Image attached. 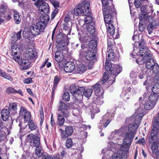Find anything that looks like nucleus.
Segmentation results:
<instances>
[{"label":"nucleus","mask_w":159,"mask_h":159,"mask_svg":"<svg viewBox=\"0 0 159 159\" xmlns=\"http://www.w3.org/2000/svg\"><path fill=\"white\" fill-rule=\"evenodd\" d=\"M57 114V124L62 126L65 122L64 117L67 118L70 116V110L68 108L67 105L61 101H59Z\"/></svg>","instance_id":"obj_1"},{"label":"nucleus","mask_w":159,"mask_h":159,"mask_svg":"<svg viewBox=\"0 0 159 159\" xmlns=\"http://www.w3.org/2000/svg\"><path fill=\"white\" fill-rule=\"evenodd\" d=\"M137 114L133 116L132 118H134V122L133 123L130 124L128 126L129 132H126L128 133L134 135L135 136L136 134V131L139 126L140 120L144 115L143 111L142 108L139 107L136 111Z\"/></svg>","instance_id":"obj_2"},{"label":"nucleus","mask_w":159,"mask_h":159,"mask_svg":"<svg viewBox=\"0 0 159 159\" xmlns=\"http://www.w3.org/2000/svg\"><path fill=\"white\" fill-rule=\"evenodd\" d=\"M142 60L143 62L146 63V66L148 69L147 71L148 76H151L153 72H155V67L156 69L159 68L157 64L154 62L151 54H147L143 58Z\"/></svg>","instance_id":"obj_3"},{"label":"nucleus","mask_w":159,"mask_h":159,"mask_svg":"<svg viewBox=\"0 0 159 159\" xmlns=\"http://www.w3.org/2000/svg\"><path fill=\"white\" fill-rule=\"evenodd\" d=\"M105 68L107 71L110 72L109 74L113 79L110 80V81H112V83L115 82L116 77L122 70V67L120 66L115 65L109 62H107V60L105 64Z\"/></svg>","instance_id":"obj_4"},{"label":"nucleus","mask_w":159,"mask_h":159,"mask_svg":"<svg viewBox=\"0 0 159 159\" xmlns=\"http://www.w3.org/2000/svg\"><path fill=\"white\" fill-rule=\"evenodd\" d=\"M96 51L95 50H89L86 53L84 49H81L80 51V55L82 57L84 56L85 59L89 61L88 65L89 69L91 68V66L96 61Z\"/></svg>","instance_id":"obj_5"},{"label":"nucleus","mask_w":159,"mask_h":159,"mask_svg":"<svg viewBox=\"0 0 159 159\" xmlns=\"http://www.w3.org/2000/svg\"><path fill=\"white\" fill-rule=\"evenodd\" d=\"M103 5L102 11L104 20L106 22H109L110 20L109 17H111L112 15L115 12V9L111 8L108 5L109 0H101Z\"/></svg>","instance_id":"obj_6"},{"label":"nucleus","mask_w":159,"mask_h":159,"mask_svg":"<svg viewBox=\"0 0 159 159\" xmlns=\"http://www.w3.org/2000/svg\"><path fill=\"white\" fill-rule=\"evenodd\" d=\"M90 5L89 2H87L85 4L84 7H82V4H79L78 6L75 7L74 12H70V14L72 13V15H75L76 16L81 15L85 16L88 14L89 12V8Z\"/></svg>","instance_id":"obj_7"},{"label":"nucleus","mask_w":159,"mask_h":159,"mask_svg":"<svg viewBox=\"0 0 159 159\" xmlns=\"http://www.w3.org/2000/svg\"><path fill=\"white\" fill-rule=\"evenodd\" d=\"M34 5L39 7V9L42 14L43 13L47 14L49 11V7L48 4L43 0H37L34 3Z\"/></svg>","instance_id":"obj_8"},{"label":"nucleus","mask_w":159,"mask_h":159,"mask_svg":"<svg viewBox=\"0 0 159 159\" xmlns=\"http://www.w3.org/2000/svg\"><path fill=\"white\" fill-rule=\"evenodd\" d=\"M44 30V26L40 22H37L36 24H33L30 28L31 33L33 35L40 34V32H43Z\"/></svg>","instance_id":"obj_9"},{"label":"nucleus","mask_w":159,"mask_h":159,"mask_svg":"<svg viewBox=\"0 0 159 159\" xmlns=\"http://www.w3.org/2000/svg\"><path fill=\"white\" fill-rule=\"evenodd\" d=\"M134 136L133 134L128 133H126L125 138L123 139V143L125 147L123 146H122L124 147L125 150H127V148H128V152L129 151V147L133 141Z\"/></svg>","instance_id":"obj_10"},{"label":"nucleus","mask_w":159,"mask_h":159,"mask_svg":"<svg viewBox=\"0 0 159 159\" xmlns=\"http://www.w3.org/2000/svg\"><path fill=\"white\" fill-rule=\"evenodd\" d=\"M27 138L30 143V146L33 148H35L40 146V138L38 136L30 134L28 135Z\"/></svg>","instance_id":"obj_11"},{"label":"nucleus","mask_w":159,"mask_h":159,"mask_svg":"<svg viewBox=\"0 0 159 159\" xmlns=\"http://www.w3.org/2000/svg\"><path fill=\"white\" fill-rule=\"evenodd\" d=\"M123 146H120L117 152L112 154L111 159H121L126 157L128 153V149L125 150Z\"/></svg>","instance_id":"obj_12"},{"label":"nucleus","mask_w":159,"mask_h":159,"mask_svg":"<svg viewBox=\"0 0 159 159\" xmlns=\"http://www.w3.org/2000/svg\"><path fill=\"white\" fill-rule=\"evenodd\" d=\"M13 59L17 62L19 65L23 66V68L25 70L27 69L30 67L31 63L28 60L20 58V57L15 56Z\"/></svg>","instance_id":"obj_13"},{"label":"nucleus","mask_w":159,"mask_h":159,"mask_svg":"<svg viewBox=\"0 0 159 159\" xmlns=\"http://www.w3.org/2000/svg\"><path fill=\"white\" fill-rule=\"evenodd\" d=\"M13 59L17 62L19 65L23 66V68L25 70L27 69L30 67L31 63L28 60L20 58V57L15 56Z\"/></svg>","instance_id":"obj_14"},{"label":"nucleus","mask_w":159,"mask_h":159,"mask_svg":"<svg viewBox=\"0 0 159 159\" xmlns=\"http://www.w3.org/2000/svg\"><path fill=\"white\" fill-rule=\"evenodd\" d=\"M26 57L30 59L34 60L36 59L37 57V53L34 47L29 46L26 51Z\"/></svg>","instance_id":"obj_15"},{"label":"nucleus","mask_w":159,"mask_h":159,"mask_svg":"<svg viewBox=\"0 0 159 159\" xmlns=\"http://www.w3.org/2000/svg\"><path fill=\"white\" fill-rule=\"evenodd\" d=\"M67 38V37L65 34H63L62 33H59L57 36L56 41L59 44H61V46L60 48L64 47L65 46V40Z\"/></svg>","instance_id":"obj_16"},{"label":"nucleus","mask_w":159,"mask_h":159,"mask_svg":"<svg viewBox=\"0 0 159 159\" xmlns=\"http://www.w3.org/2000/svg\"><path fill=\"white\" fill-rule=\"evenodd\" d=\"M20 114L23 115L25 122L28 123L32 120L31 119V115L30 112L28 111L27 109L24 107H21Z\"/></svg>","instance_id":"obj_17"},{"label":"nucleus","mask_w":159,"mask_h":159,"mask_svg":"<svg viewBox=\"0 0 159 159\" xmlns=\"http://www.w3.org/2000/svg\"><path fill=\"white\" fill-rule=\"evenodd\" d=\"M84 88L83 87H79L77 88L76 92L75 94V99L76 101L77 102L80 103L83 98L82 93L84 92Z\"/></svg>","instance_id":"obj_18"},{"label":"nucleus","mask_w":159,"mask_h":159,"mask_svg":"<svg viewBox=\"0 0 159 159\" xmlns=\"http://www.w3.org/2000/svg\"><path fill=\"white\" fill-rule=\"evenodd\" d=\"M109 20H110V21H109V22H106L105 20V22L106 24H108L107 25V24H106V26L108 28V32L111 35H113L115 34V30L114 29V25L112 23V16H111V18L109 17Z\"/></svg>","instance_id":"obj_19"},{"label":"nucleus","mask_w":159,"mask_h":159,"mask_svg":"<svg viewBox=\"0 0 159 159\" xmlns=\"http://www.w3.org/2000/svg\"><path fill=\"white\" fill-rule=\"evenodd\" d=\"M75 68V65L73 62H69L65 65L64 70L66 73L71 72Z\"/></svg>","instance_id":"obj_20"},{"label":"nucleus","mask_w":159,"mask_h":159,"mask_svg":"<svg viewBox=\"0 0 159 159\" xmlns=\"http://www.w3.org/2000/svg\"><path fill=\"white\" fill-rule=\"evenodd\" d=\"M40 21L38 22H41L42 25L44 26V28H45L47 24L48 23L49 20V16L46 14H43L40 16Z\"/></svg>","instance_id":"obj_21"},{"label":"nucleus","mask_w":159,"mask_h":159,"mask_svg":"<svg viewBox=\"0 0 159 159\" xmlns=\"http://www.w3.org/2000/svg\"><path fill=\"white\" fill-rule=\"evenodd\" d=\"M2 119L4 121H6L9 116V112L6 109H3L1 112Z\"/></svg>","instance_id":"obj_22"},{"label":"nucleus","mask_w":159,"mask_h":159,"mask_svg":"<svg viewBox=\"0 0 159 159\" xmlns=\"http://www.w3.org/2000/svg\"><path fill=\"white\" fill-rule=\"evenodd\" d=\"M139 54L141 56H144L147 54H151L150 51L148 49L147 47L145 48H140V50L139 52Z\"/></svg>","instance_id":"obj_23"},{"label":"nucleus","mask_w":159,"mask_h":159,"mask_svg":"<svg viewBox=\"0 0 159 159\" xmlns=\"http://www.w3.org/2000/svg\"><path fill=\"white\" fill-rule=\"evenodd\" d=\"M35 152L36 155L38 157H40L43 155V151L40 145L35 148Z\"/></svg>","instance_id":"obj_24"},{"label":"nucleus","mask_w":159,"mask_h":159,"mask_svg":"<svg viewBox=\"0 0 159 159\" xmlns=\"http://www.w3.org/2000/svg\"><path fill=\"white\" fill-rule=\"evenodd\" d=\"M158 97L159 95L158 94L152 93L149 96V99L152 102L155 103L157 101Z\"/></svg>","instance_id":"obj_25"},{"label":"nucleus","mask_w":159,"mask_h":159,"mask_svg":"<svg viewBox=\"0 0 159 159\" xmlns=\"http://www.w3.org/2000/svg\"><path fill=\"white\" fill-rule=\"evenodd\" d=\"M155 102H152L149 101L146 102L144 105L145 108L146 110H149L153 108L155 105Z\"/></svg>","instance_id":"obj_26"},{"label":"nucleus","mask_w":159,"mask_h":159,"mask_svg":"<svg viewBox=\"0 0 159 159\" xmlns=\"http://www.w3.org/2000/svg\"><path fill=\"white\" fill-rule=\"evenodd\" d=\"M87 30L88 32L90 34H93L94 33L96 29L95 27V24L94 23H91L89 25Z\"/></svg>","instance_id":"obj_27"},{"label":"nucleus","mask_w":159,"mask_h":159,"mask_svg":"<svg viewBox=\"0 0 159 159\" xmlns=\"http://www.w3.org/2000/svg\"><path fill=\"white\" fill-rule=\"evenodd\" d=\"M97 42L96 41L93 40L90 41L89 43V47L91 50L94 51L97 50Z\"/></svg>","instance_id":"obj_28"},{"label":"nucleus","mask_w":159,"mask_h":159,"mask_svg":"<svg viewBox=\"0 0 159 159\" xmlns=\"http://www.w3.org/2000/svg\"><path fill=\"white\" fill-rule=\"evenodd\" d=\"M76 70L79 73L81 74L87 70V68L84 65L80 64L78 65Z\"/></svg>","instance_id":"obj_29"},{"label":"nucleus","mask_w":159,"mask_h":159,"mask_svg":"<svg viewBox=\"0 0 159 159\" xmlns=\"http://www.w3.org/2000/svg\"><path fill=\"white\" fill-rule=\"evenodd\" d=\"M159 142L154 141L152 144L151 149L153 154H155L156 152L157 151L158 149V144Z\"/></svg>","instance_id":"obj_30"},{"label":"nucleus","mask_w":159,"mask_h":159,"mask_svg":"<svg viewBox=\"0 0 159 159\" xmlns=\"http://www.w3.org/2000/svg\"><path fill=\"white\" fill-rule=\"evenodd\" d=\"M108 57L107 59L110 61H113L115 58V53L113 52V50L111 49H109L107 51Z\"/></svg>","instance_id":"obj_31"},{"label":"nucleus","mask_w":159,"mask_h":159,"mask_svg":"<svg viewBox=\"0 0 159 159\" xmlns=\"http://www.w3.org/2000/svg\"><path fill=\"white\" fill-rule=\"evenodd\" d=\"M73 132V127L72 126H66L65 128V132L66 134L68 136L71 135Z\"/></svg>","instance_id":"obj_32"},{"label":"nucleus","mask_w":159,"mask_h":159,"mask_svg":"<svg viewBox=\"0 0 159 159\" xmlns=\"http://www.w3.org/2000/svg\"><path fill=\"white\" fill-rule=\"evenodd\" d=\"M154 141L159 142V138H158L157 136H155L153 135V134H150L149 138V143H153Z\"/></svg>","instance_id":"obj_33"},{"label":"nucleus","mask_w":159,"mask_h":159,"mask_svg":"<svg viewBox=\"0 0 159 159\" xmlns=\"http://www.w3.org/2000/svg\"><path fill=\"white\" fill-rule=\"evenodd\" d=\"M29 129L32 131L37 129V125L36 123H35L33 120L28 122Z\"/></svg>","instance_id":"obj_34"},{"label":"nucleus","mask_w":159,"mask_h":159,"mask_svg":"<svg viewBox=\"0 0 159 159\" xmlns=\"http://www.w3.org/2000/svg\"><path fill=\"white\" fill-rule=\"evenodd\" d=\"M11 50L12 55H13V57H14L16 56L18 52H19L20 49L16 45H13L11 47Z\"/></svg>","instance_id":"obj_35"},{"label":"nucleus","mask_w":159,"mask_h":159,"mask_svg":"<svg viewBox=\"0 0 159 159\" xmlns=\"http://www.w3.org/2000/svg\"><path fill=\"white\" fill-rule=\"evenodd\" d=\"M88 15H86V17H85L84 22L86 24H90L91 23H93L92 22L93 18L90 15L91 14L90 12H89L88 13Z\"/></svg>","instance_id":"obj_36"},{"label":"nucleus","mask_w":159,"mask_h":159,"mask_svg":"<svg viewBox=\"0 0 159 159\" xmlns=\"http://www.w3.org/2000/svg\"><path fill=\"white\" fill-rule=\"evenodd\" d=\"M21 30H20L16 34H14L12 38V40L13 42H16L18 39H20L21 38Z\"/></svg>","instance_id":"obj_37"},{"label":"nucleus","mask_w":159,"mask_h":159,"mask_svg":"<svg viewBox=\"0 0 159 159\" xmlns=\"http://www.w3.org/2000/svg\"><path fill=\"white\" fill-rule=\"evenodd\" d=\"M59 82V78L58 76H56L55 77L53 85L52 88V91L54 92L56 89L57 85Z\"/></svg>","instance_id":"obj_38"},{"label":"nucleus","mask_w":159,"mask_h":159,"mask_svg":"<svg viewBox=\"0 0 159 159\" xmlns=\"http://www.w3.org/2000/svg\"><path fill=\"white\" fill-rule=\"evenodd\" d=\"M124 89L126 93V94H125V96L124 97V98L125 99H129L130 96L129 94L127 95V94L130 92L131 88L130 87H127L124 88Z\"/></svg>","instance_id":"obj_39"},{"label":"nucleus","mask_w":159,"mask_h":159,"mask_svg":"<svg viewBox=\"0 0 159 159\" xmlns=\"http://www.w3.org/2000/svg\"><path fill=\"white\" fill-rule=\"evenodd\" d=\"M9 111H12L16 112L17 110V105L15 103H10L8 107Z\"/></svg>","instance_id":"obj_40"},{"label":"nucleus","mask_w":159,"mask_h":159,"mask_svg":"<svg viewBox=\"0 0 159 159\" xmlns=\"http://www.w3.org/2000/svg\"><path fill=\"white\" fill-rule=\"evenodd\" d=\"M77 87L75 85H73L70 86L69 90L71 94L75 97V94L76 92Z\"/></svg>","instance_id":"obj_41"},{"label":"nucleus","mask_w":159,"mask_h":159,"mask_svg":"<svg viewBox=\"0 0 159 159\" xmlns=\"http://www.w3.org/2000/svg\"><path fill=\"white\" fill-rule=\"evenodd\" d=\"M92 92V89H87L86 90H84V92H83V94L87 98H89L91 96Z\"/></svg>","instance_id":"obj_42"},{"label":"nucleus","mask_w":159,"mask_h":159,"mask_svg":"<svg viewBox=\"0 0 159 159\" xmlns=\"http://www.w3.org/2000/svg\"><path fill=\"white\" fill-rule=\"evenodd\" d=\"M148 16L146 15L145 14L140 15L139 17L140 22L143 23H145V21H147L148 19Z\"/></svg>","instance_id":"obj_43"},{"label":"nucleus","mask_w":159,"mask_h":159,"mask_svg":"<svg viewBox=\"0 0 159 159\" xmlns=\"http://www.w3.org/2000/svg\"><path fill=\"white\" fill-rule=\"evenodd\" d=\"M14 18L15 21L17 24H19L20 22V19L19 15L16 11H14Z\"/></svg>","instance_id":"obj_44"},{"label":"nucleus","mask_w":159,"mask_h":159,"mask_svg":"<svg viewBox=\"0 0 159 159\" xmlns=\"http://www.w3.org/2000/svg\"><path fill=\"white\" fill-rule=\"evenodd\" d=\"M153 93L158 94L159 93V83H156L154 85L152 89Z\"/></svg>","instance_id":"obj_45"},{"label":"nucleus","mask_w":159,"mask_h":159,"mask_svg":"<svg viewBox=\"0 0 159 159\" xmlns=\"http://www.w3.org/2000/svg\"><path fill=\"white\" fill-rule=\"evenodd\" d=\"M0 75L3 77L10 80H12V78L11 76L6 72H2L0 74Z\"/></svg>","instance_id":"obj_46"},{"label":"nucleus","mask_w":159,"mask_h":159,"mask_svg":"<svg viewBox=\"0 0 159 159\" xmlns=\"http://www.w3.org/2000/svg\"><path fill=\"white\" fill-rule=\"evenodd\" d=\"M109 76L108 75L107 72H105L103 74V76L102 79L100 82V84H103L105 83L108 79Z\"/></svg>","instance_id":"obj_47"},{"label":"nucleus","mask_w":159,"mask_h":159,"mask_svg":"<svg viewBox=\"0 0 159 159\" xmlns=\"http://www.w3.org/2000/svg\"><path fill=\"white\" fill-rule=\"evenodd\" d=\"M153 127L159 129V119L155 117L154 119Z\"/></svg>","instance_id":"obj_48"},{"label":"nucleus","mask_w":159,"mask_h":159,"mask_svg":"<svg viewBox=\"0 0 159 159\" xmlns=\"http://www.w3.org/2000/svg\"><path fill=\"white\" fill-rule=\"evenodd\" d=\"M146 27V23L139 22V30L141 32H143Z\"/></svg>","instance_id":"obj_49"},{"label":"nucleus","mask_w":159,"mask_h":159,"mask_svg":"<svg viewBox=\"0 0 159 159\" xmlns=\"http://www.w3.org/2000/svg\"><path fill=\"white\" fill-rule=\"evenodd\" d=\"M97 83L95 85L93 86V89L94 91L97 93L99 92L100 90V82Z\"/></svg>","instance_id":"obj_50"},{"label":"nucleus","mask_w":159,"mask_h":159,"mask_svg":"<svg viewBox=\"0 0 159 159\" xmlns=\"http://www.w3.org/2000/svg\"><path fill=\"white\" fill-rule=\"evenodd\" d=\"M73 145V142L71 139H68L66 141V146L67 148H71Z\"/></svg>","instance_id":"obj_51"},{"label":"nucleus","mask_w":159,"mask_h":159,"mask_svg":"<svg viewBox=\"0 0 159 159\" xmlns=\"http://www.w3.org/2000/svg\"><path fill=\"white\" fill-rule=\"evenodd\" d=\"M6 134L5 132L0 130V141H3L6 139Z\"/></svg>","instance_id":"obj_52"},{"label":"nucleus","mask_w":159,"mask_h":159,"mask_svg":"<svg viewBox=\"0 0 159 159\" xmlns=\"http://www.w3.org/2000/svg\"><path fill=\"white\" fill-rule=\"evenodd\" d=\"M111 122V120L108 119L106 122L103 121V124L101 125L100 128L101 129H102L104 128H106L107 126Z\"/></svg>","instance_id":"obj_53"},{"label":"nucleus","mask_w":159,"mask_h":159,"mask_svg":"<svg viewBox=\"0 0 159 159\" xmlns=\"http://www.w3.org/2000/svg\"><path fill=\"white\" fill-rule=\"evenodd\" d=\"M154 26L152 24H150L148 25L147 29L149 34H151L152 33V31L154 30Z\"/></svg>","instance_id":"obj_54"},{"label":"nucleus","mask_w":159,"mask_h":159,"mask_svg":"<svg viewBox=\"0 0 159 159\" xmlns=\"http://www.w3.org/2000/svg\"><path fill=\"white\" fill-rule=\"evenodd\" d=\"M120 129L115 130L114 131L112 132L111 133V136L115 137H117V135L120 136L121 134Z\"/></svg>","instance_id":"obj_55"},{"label":"nucleus","mask_w":159,"mask_h":159,"mask_svg":"<svg viewBox=\"0 0 159 159\" xmlns=\"http://www.w3.org/2000/svg\"><path fill=\"white\" fill-rule=\"evenodd\" d=\"M62 98L63 99L65 100L66 101H68L70 98L69 93L68 92L64 93Z\"/></svg>","instance_id":"obj_56"},{"label":"nucleus","mask_w":159,"mask_h":159,"mask_svg":"<svg viewBox=\"0 0 159 159\" xmlns=\"http://www.w3.org/2000/svg\"><path fill=\"white\" fill-rule=\"evenodd\" d=\"M6 92L8 94L15 93V89L12 87H10L7 89Z\"/></svg>","instance_id":"obj_57"},{"label":"nucleus","mask_w":159,"mask_h":159,"mask_svg":"<svg viewBox=\"0 0 159 159\" xmlns=\"http://www.w3.org/2000/svg\"><path fill=\"white\" fill-rule=\"evenodd\" d=\"M134 4L136 8H138L140 7L142 4V0H135Z\"/></svg>","instance_id":"obj_58"},{"label":"nucleus","mask_w":159,"mask_h":159,"mask_svg":"<svg viewBox=\"0 0 159 159\" xmlns=\"http://www.w3.org/2000/svg\"><path fill=\"white\" fill-rule=\"evenodd\" d=\"M139 47L140 48L147 47L146 45L145 42L143 40H142L141 42L139 43Z\"/></svg>","instance_id":"obj_59"},{"label":"nucleus","mask_w":159,"mask_h":159,"mask_svg":"<svg viewBox=\"0 0 159 159\" xmlns=\"http://www.w3.org/2000/svg\"><path fill=\"white\" fill-rule=\"evenodd\" d=\"M59 130L61 132V137L62 138H68V135L66 134L65 130L64 131L61 129H60Z\"/></svg>","instance_id":"obj_60"},{"label":"nucleus","mask_w":159,"mask_h":159,"mask_svg":"<svg viewBox=\"0 0 159 159\" xmlns=\"http://www.w3.org/2000/svg\"><path fill=\"white\" fill-rule=\"evenodd\" d=\"M158 130H159V129L153 127L150 134H153L154 135L157 136V134L159 132Z\"/></svg>","instance_id":"obj_61"},{"label":"nucleus","mask_w":159,"mask_h":159,"mask_svg":"<svg viewBox=\"0 0 159 159\" xmlns=\"http://www.w3.org/2000/svg\"><path fill=\"white\" fill-rule=\"evenodd\" d=\"M114 43L113 40L111 39H109L107 41V45L109 48L111 47L113 45V43Z\"/></svg>","instance_id":"obj_62"},{"label":"nucleus","mask_w":159,"mask_h":159,"mask_svg":"<svg viewBox=\"0 0 159 159\" xmlns=\"http://www.w3.org/2000/svg\"><path fill=\"white\" fill-rule=\"evenodd\" d=\"M63 29L66 30L70 31V28L68 24L67 23L64 24Z\"/></svg>","instance_id":"obj_63"},{"label":"nucleus","mask_w":159,"mask_h":159,"mask_svg":"<svg viewBox=\"0 0 159 159\" xmlns=\"http://www.w3.org/2000/svg\"><path fill=\"white\" fill-rule=\"evenodd\" d=\"M51 2L55 7L57 8L59 7V3L57 2L54 0H51Z\"/></svg>","instance_id":"obj_64"}]
</instances>
